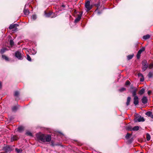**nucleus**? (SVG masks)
Here are the masks:
<instances>
[{
	"instance_id": "obj_38",
	"label": "nucleus",
	"mask_w": 153,
	"mask_h": 153,
	"mask_svg": "<svg viewBox=\"0 0 153 153\" xmlns=\"http://www.w3.org/2000/svg\"><path fill=\"white\" fill-rule=\"evenodd\" d=\"M31 51L32 53L33 54H35L36 52V51H35L34 49H33Z\"/></svg>"
},
{
	"instance_id": "obj_9",
	"label": "nucleus",
	"mask_w": 153,
	"mask_h": 153,
	"mask_svg": "<svg viewBox=\"0 0 153 153\" xmlns=\"http://www.w3.org/2000/svg\"><path fill=\"white\" fill-rule=\"evenodd\" d=\"M82 13L78 15L77 17L75 20L74 22L75 23H77L80 20L82 16Z\"/></svg>"
},
{
	"instance_id": "obj_46",
	"label": "nucleus",
	"mask_w": 153,
	"mask_h": 153,
	"mask_svg": "<svg viewBox=\"0 0 153 153\" xmlns=\"http://www.w3.org/2000/svg\"><path fill=\"white\" fill-rule=\"evenodd\" d=\"M1 83L0 82V88H1Z\"/></svg>"
},
{
	"instance_id": "obj_21",
	"label": "nucleus",
	"mask_w": 153,
	"mask_h": 153,
	"mask_svg": "<svg viewBox=\"0 0 153 153\" xmlns=\"http://www.w3.org/2000/svg\"><path fill=\"white\" fill-rule=\"evenodd\" d=\"M18 139L17 137L16 136H13L11 138V140L12 141L17 140Z\"/></svg>"
},
{
	"instance_id": "obj_30",
	"label": "nucleus",
	"mask_w": 153,
	"mask_h": 153,
	"mask_svg": "<svg viewBox=\"0 0 153 153\" xmlns=\"http://www.w3.org/2000/svg\"><path fill=\"white\" fill-rule=\"evenodd\" d=\"M150 136L149 134L147 133L146 134V139L147 140L149 141L150 139Z\"/></svg>"
},
{
	"instance_id": "obj_13",
	"label": "nucleus",
	"mask_w": 153,
	"mask_h": 153,
	"mask_svg": "<svg viewBox=\"0 0 153 153\" xmlns=\"http://www.w3.org/2000/svg\"><path fill=\"white\" fill-rule=\"evenodd\" d=\"M146 115L149 117H150L151 118H153V115L151 111H148L146 113Z\"/></svg>"
},
{
	"instance_id": "obj_40",
	"label": "nucleus",
	"mask_w": 153,
	"mask_h": 153,
	"mask_svg": "<svg viewBox=\"0 0 153 153\" xmlns=\"http://www.w3.org/2000/svg\"><path fill=\"white\" fill-rule=\"evenodd\" d=\"M140 55L139 54H138L137 53V59H139L140 57Z\"/></svg>"
},
{
	"instance_id": "obj_4",
	"label": "nucleus",
	"mask_w": 153,
	"mask_h": 153,
	"mask_svg": "<svg viewBox=\"0 0 153 153\" xmlns=\"http://www.w3.org/2000/svg\"><path fill=\"white\" fill-rule=\"evenodd\" d=\"M85 6L86 9V10L87 12L89 11L92 8L91 6L90 5V1H87L85 3Z\"/></svg>"
},
{
	"instance_id": "obj_10",
	"label": "nucleus",
	"mask_w": 153,
	"mask_h": 153,
	"mask_svg": "<svg viewBox=\"0 0 153 153\" xmlns=\"http://www.w3.org/2000/svg\"><path fill=\"white\" fill-rule=\"evenodd\" d=\"M138 76L140 78V80L141 82H143L144 80V78L143 75L140 73H139L138 74Z\"/></svg>"
},
{
	"instance_id": "obj_27",
	"label": "nucleus",
	"mask_w": 153,
	"mask_h": 153,
	"mask_svg": "<svg viewBox=\"0 0 153 153\" xmlns=\"http://www.w3.org/2000/svg\"><path fill=\"white\" fill-rule=\"evenodd\" d=\"M148 76L149 78H152L153 76V73L151 72H149L148 75Z\"/></svg>"
},
{
	"instance_id": "obj_18",
	"label": "nucleus",
	"mask_w": 153,
	"mask_h": 153,
	"mask_svg": "<svg viewBox=\"0 0 153 153\" xmlns=\"http://www.w3.org/2000/svg\"><path fill=\"white\" fill-rule=\"evenodd\" d=\"M137 91V90L136 89H135L133 91H132V94L133 96L134 97L137 96L136 95V92Z\"/></svg>"
},
{
	"instance_id": "obj_28",
	"label": "nucleus",
	"mask_w": 153,
	"mask_h": 153,
	"mask_svg": "<svg viewBox=\"0 0 153 153\" xmlns=\"http://www.w3.org/2000/svg\"><path fill=\"white\" fill-rule=\"evenodd\" d=\"M19 94V92L17 91H15L14 93V96L16 97H18Z\"/></svg>"
},
{
	"instance_id": "obj_16",
	"label": "nucleus",
	"mask_w": 153,
	"mask_h": 153,
	"mask_svg": "<svg viewBox=\"0 0 153 153\" xmlns=\"http://www.w3.org/2000/svg\"><path fill=\"white\" fill-rule=\"evenodd\" d=\"M150 36L149 34H147L143 36V39L144 40H146L149 39Z\"/></svg>"
},
{
	"instance_id": "obj_47",
	"label": "nucleus",
	"mask_w": 153,
	"mask_h": 153,
	"mask_svg": "<svg viewBox=\"0 0 153 153\" xmlns=\"http://www.w3.org/2000/svg\"><path fill=\"white\" fill-rule=\"evenodd\" d=\"M0 153H7L6 152H1Z\"/></svg>"
},
{
	"instance_id": "obj_12",
	"label": "nucleus",
	"mask_w": 153,
	"mask_h": 153,
	"mask_svg": "<svg viewBox=\"0 0 153 153\" xmlns=\"http://www.w3.org/2000/svg\"><path fill=\"white\" fill-rule=\"evenodd\" d=\"M3 149L6 153L11 150V148L9 146H6L3 148Z\"/></svg>"
},
{
	"instance_id": "obj_34",
	"label": "nucleus",
	"mask_w": 153,
	"mask_h": 153,
	"mask_svg": "<svg viewBox=\"0 0 153 153\" xmlns=\"http://www.w3.org/2000/svg\"><path fill=\"white\" fill-rule=\"evenodd\" d=\"M26 134L30 136H32V134L29 131H27Z\"/></svg>"
},
{
	"instance_id": "obj_22",
	"label": "nucleus",
	"mask_w": 153,
	"mask_h": 153,
	"mask_svg": "<svg viewBox=\"0 0 153 153\" xmlns=\"http://www.w3.org/2000/svg\"><path fill=\"white\" fill-rule=\"evenodd\" d=\"M131 134L128 133L125 136L126 139H129L131 136Z\"/></svg>"
},
{
	"instance_id": "obj_39",
	"label": "nucleus",
	"mask_w": 153,
	"mask_h": 153,
	"mask_svg": "<svg viewBox=\"0 0 153 153\" xmlns=\"http://www.w3.org/2000/svg\"><path fill=\"white\" fill-rule=\"evenodd\" d=\"M145 50V48L144 47H143L141 49H140L139 51L142 52H143Z\"/></svg>"
},
{
	"instance_id": "obj_31",
	"label": "nucleus",
	"mask_w": 153,
	"mask_h": 153,
	"mask_svg": "<svg viewBox=\"0 0 153 153\" xmlns=\"http://www.w3.org/2000/svg\"><path fill=\"white\" fill-rule=\"evenodd\" d=\"M27 59L29 61H31V59L30 58V56H29V55L27 54Z\"/></svg>"
},
{
	"instance_id": "obj_26",
	"label": "nucleus",
	"mask_w": 153,
	"mask_h": 153,
	"mask_svg": "<svg viewBox=\"0 0 153 153\" xmlns=\"http://www.w3.org/2000/svg\"><path fill=\"white\" fill-rule=\"evenodd\" d=\"M2 58L3 59H5L6 61H9V58L6 56L2 55Z\"/></svg>"
},
{
	"instance_id": "obj_20",
	"label": "nucleus",
	"mask_w": 153,
	"mask_h": 153,
	"mask_svg": "<svg viewBox=\"0 0 153 153\" xmlns=\"http://www.w3.org/2000/svg\"><path fill=\"white\" fill-rule=\"evenodd\" d=\"M18 108L16 106H14L12 108V111H13L16 112Z\"/></svg>"
},
{
	"instance_id": "obj_32",
	"label": "nucleus",
	"mask_w": 153,
	"mask_h": 153,
	"mask_svg": "<svg viewBox=\"0 0 153 153\" xmlns=\"http://www.w3.org/2000/svg\"><path fill=\"white\" fill-rule=\"evenodd\" d=\"M126 90V88H125L123 87L120 88V89L119 90V91L120 92H122L125 91Z\"/></svg>"
},
{
	"instance_id": "obj_25",
	"label": "nucleus",
	"mask_w": 153,
	"mask_h": 153,
	"mask_svg": "<svg viewBox=\"0 0 153 153\" xmlns=\"http://www.w3.org/2000/svg\"><path fill=\"white\" fill-rule=\"evenodd\" d=\"M17 153H22V149H15Z\"/></svg>"
},
{
	"instance_id": "obj_24",
	"label": "nucleus",
	"mask_w": 153,
	"mask_h": 153,
	"mask_svg": "<svg viewBox=\"0 0 153 153\" xmlns=\"http://www.w3.org/2000/svg\"><path fill=\"white\" fill-rule=\"evenodd\" d=\"M24 14L26 15H28L29 13V11L28 10L24 9L23 11Z\"/></svg>"
},
{
	"instance_id": "obj_14",
	"label": "nucleus",
	"mask_w": 153,
	"mask_h": 153,
	"mask_svg": "<svg viewBox=\"0 0 153 153\" xmlns=\"http://www.w3.org/2000/svg\"><path fill=\"white\" fill-rule=\"evenodd\" d=\"M142 103L144 104H146L147 102V99L146 97L144 96L142 99Z\"/></svg>"
},
{
	"instance_id": "obj_44",
	"label": "nucleus",
	"mask_w": 153,
	"mask_h": 153,
	"mask_svg": "<svg viewBox=\"0 0 153 153\" xmlns=\"http://www.w3.org/2000/svg\"><path fill=\"white\" fill-rule=\"evenodd\" d=\"M62 7L64 8V7H65V5H64L63 4V5H62Z\"/></svg>"
},
{
	"instance_id": "obj_5",
	"label": "nucleus",
	"mask_w": 153,
	"mask_h": 153,
	"mask_svg": "<svg viewBox=\"0 0 153 153\" xmlns=\"http://www.w3.org/2000/svg\"><path fill=\"white\" fill-rule=\"evenodd\" d=\"M134 121L135 122H143L145 121V119L143 117H141L140 116H139L135 117Z\"/></svg>"
},
{
	"instance_id": "obj_11",
	"label": "nucleus",
	"mask_w": 153,
	"mask_h": 153,
	"mask_svg": "<svg viewBox=\"0 0 153 153\" xmlns=\"http://www.w3.org/2000/svg\"><path fill=\"white\" fill-rule=\"evenodd\" d=\"M128 129L129 130L137 131L139 129V127L137 126H135L131 129L130 127H128Z\"/></svg>"
},
{
	"instance_id": "obj_8",
	"label": "nucleus",
	"mask_w": 153,
	"mask_h": 153,
	"mask_svg": "<svg viewBox=\"0 0 153 153\" xmlns=\"http://www.w3.org/2000/svg\"><path fill=\"white\" fill-rule=\"evenodd\" d=\"M18 25L17 24H12L10 25L9 27V29L10 30L12 29L13 28H16L17 29L16 27L18 26Z\"/></svg>"
},
{
	"instance_id": "obj_43",
	"label": "nucleus",
	"mask_w": 153,
	"mask_h": 153,
	"mask_svg": "<svg viewBox=\"0 0 153 153\" xmlns=\"http://www.w3.org/2000/svg\"><path fill=\"white\" fill-rule=\"evenodd\" d=\"M142 53V52H141V51H138V53H138V54H140V55Z\"/></svg>"
},
{
	"instance_id": "obj_33",
	"label": "nucleus",
	"mask_w": 153,
	"mask_h": 153,
	"mask_svg": "<svg viewBox=\"0 0 153 153\" xmlns=\"http://www.w3.org/2000/svg\"><path fill=\"white\" fill-rule=\"evenodd\" d=\"M36 18H37L36 16V15H33L31 17L32 19L33 20H34L36 19Z\"/></svg>"
},
{
	"instance_id": "obj_2",
	"label": "nucleus",
	"mask_w": 153,
	"mask_h": 153,
	"mask_svg": "<svg viewBox=\"0 0 153 153\" xmlns=\"http://www.w3.org/2000/svg\"><path fill=\"white\" fill-rule=\"evenodd\" d=\"M142 65H143L142 71H144L146 70L147 68L148 67L147 61L145 60H143L142 62Z\"/></svg>"
},
{
	"instance_id": "obj_35",
	"label": "nucleus",
	"mask_w": 153,
	"mask_h": 153,
	"mask_svg": "<svg viewBox=\"0 0 153 153\" xmlns=\"http://www.w3.org/2000/svg\"><path fill=\"white\" fill-rule=\"evenodd\" d=\"M148 67L149 69H151L153 68V63L150 64L148 66Z\"/></svg>"
},
{
	"instance_id": "obj_45",
	"label": "nucleus",
	"mask_w": 153,
	"mask_h": 153,
	"mask_svg": "<svg viewBox=\"0 0 153 153\" xmlns=\"http://www.w3.org/2000/svg\"><path fill=\"white\" fill-rule=\"evenodd\" d=\"M101 13V12H98V14H100Z\"/></svg>"
},
{
	"instance_id": "obj_41",
	"label": "nucleus",
	"mask_w": 153,
	"mask_h": 153,
	"mask_svg": "<svg viewBox=\"0 0 153 153\" xmlns=\"http://www.w3.org/2000/svg\"><path fill=\"white\" fill-rule=\"evenodd\" d=\"M51 145L52 146H54V142H53V141H51Z\"/></svg>"
},
{
	"instance_id": "obj_17",
	"label": "nucleus",
	"mask_w": 153,
	"mask_h": 153,
	"mask_svg": "<svg viewBox=\"0 0 153 153\" xmlns=\"http://www.w3.org/2000/svg\"><path fill=\"white\" fill-rule=\"evenodd\" d=\"M17 129L19 131L21 132L24 130V128L23 126H21L18 127Z\"/></svg>"
},
{
	"instance_id": "obj_19",
	"label": "nucleus",
	"mask_w": 153,
	"mask_h": 153,
	"mask_svg": "<svg viewBox=\"0 0 153 153\" xmlns=\"http://www.w3.org/2000/svg\"><path fill=\"white\" fill-rule=\"evenodd\" d=\"M145 91V89L144 88H142L140 90L139 93L140 95H141L144 93Z\"/></svg>"
},
{
	"instance_id": "obj_42",
	"label": "nucleus",
	"mask_w": 153,
	"mask_h": 153,
	"mask_svg": "<svg viewBox=\"0 0 153 153\" xmlns=\"http://www.w3.org/2000/svg\"><path fill=\"white\" fill-rule=\"evenodd\" d=\"M151 93V91H148V94L149 95H150Z\"/></svg>"
},
{
	"instance_id": "obj_7",
	"label": "nucleus",
	"mask_w": 153,
	"mask_h": 153,
	"mask_svg": "<svg viewBox=\"0 0 153 153\" xmlns=\"http://www.w3.org/2000/svg\"><path fill=\"white\" fill-rule=\"evenodd\" d=\"M139 99L137 96H135L134 98V103L135 105H137L139 103Z\"/></svg>"
},
{
	"instance_id": "obj_48",
	"label": "nucleus",
	"mask_w": 153,
	"mask_h": 153,
	"mask_svg": "<svg viewBox=\"0 0 153 153\" xmlns=\"http://www.w3.org/2000/svg\"><path fill=\"white\" fill-rule=\"evenodd\" d=\"M26 6V5H25V8Z\"/></svg>"
},
{
	"instance_id": "obj_6",
	"label": "nucleus",
	"mask_w": 153,
	"mask_h": 153,
	"mask_svg": "<svg viewBox=\"0 0 153 153\" xmlns=\"http://www.w3.org/2000/svg\"><path fill=\"white\" fill-rule=\"evenodd\" d=\"M45 16L46 17H51L52 18L55 17L57 16V13H45Z\"/></svg>"
},
{
	"instance_id": "obj_1",
	"label": "nucleus",
	"mask_w": 153,
	"mask_h": 153,
	"mask_svg": "<svg viewBox=\"0 0 153 153\" xmlns=\"http://www.w3.org/2000/svg\"><path fill=\"white\" fill-rule=\"evenodd\" d=\"M36 137L39 141L44 143L49 142L51 139L50 135H45L44 134H37Z\"/></svg>"
},
{
	"instance_id": "obj_36",
	"label": "nucleus",
	"mask_w": 153,
	"mask_h": 153,
	"mask_svg": "<svg viewBox=\"0 0 153 153\" xmlns=\"http://www.w3.org/2000/svg\"><path fill=\"white\" fill-rule=\"evenodd\" d=\"M10 44L11 46H13L14 45L13 41L12 40H10Z\"/></svg>"
},
{
	"instance_id": "obj_29",
	"label": "nucleus",
	"mask_w": 153,
	"mask_h": 153,
	"mask_svg": "<svg viewBox=\"0 0 153 153\" xmlns=\"http://www.w3.org/2000/svg\"><path fill=\"white\" fill-rule=\"evenodd\" d=\"M133 56H134L133 54L131 55H129L127 56V59L128 60L130 59H131L133 57Z\"/></svg>"
},
{
	"instance_id": "obj_15",
	"label": "nucleus",
	"mask_w": 153,
	"mask_h": 153,
	"mask_svg": "<svg viewBox=\"0 0 153 153\" xmlns=\"http://www.w3.org/2000/svg\"><path fill=\"white\" fill-rule=\"evenodd\" d=\"M131 100V97H127V102H126V105L127 106H128L129 105Z\"/></svg>"
},
{
	"instance_id": "obj_3",
	"label": "nucleus",
	"mask_w": 153,
	"mask_h": 153,
	"mask_svg": "<svg viewBox=\"0 0 153 153\" xmlns=\"http://www.w3.org/2000/svg\"><path fill=\"white\" fill-rule=\"evenodd\" d=\"M15 56L19 60H21L23 59L21 53L19 51H17L15 52Z\"/></svg>"
},
{
	"instance_id": "obj_37",
	"label": "nucleus",
	"mask_w": 153,
	"mask_h": 153,
	"mask_svg": "<svg viewBox=\"0 0 153 153\" xmlns=\"http://www.w3.org/2000/svg\"><path fill=\"white\" fill-rule=\"evenodd\" d=\"M131 83L130 81L128 80H127V81H126V82L125 85H129Z\"/></svg>"
},
{
	"instance_id": "obj_23",
	"label": "nucleus",
	"mask_w": 153,
	"mask_h": 153,
	"mask_svg": "<svg viewBox=\"0 0 153 153\" xmlns=\"http://www.w3.org/2000/svg\"><path fill=\"white\" fill-rule=\"evenodd\" d=\"M8 50L6 48H3L1 49V50L0 52L1 53L3 54L4 53L5 51H7Z\"/></svg>"
}]
</instances>
